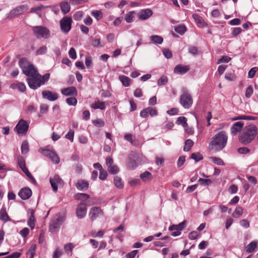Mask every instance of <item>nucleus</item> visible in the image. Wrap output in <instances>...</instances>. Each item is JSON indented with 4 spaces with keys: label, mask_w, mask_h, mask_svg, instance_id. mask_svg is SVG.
Returning a JSON list of instances; mask_svg holds the SVG:
<instances>
[{
    "label": "nucleus",
    "mask_w": 258,
    "mask_h": 258,
    "mask_svg": "<svg viewBox=\"0 0 258 258\" xmlns=\"http://www.w3.org/2000/svg\"><path fill=\"white\" fill-rule=\"evenodd\" d=\"M149 114L151 117L157 116L158 113L157 110L151 107H148L142 110L140 113V116L144 118H146Z\"/></svg>",
    "instance_id": "obj_12"
},
{
    "label": "nucleus",
    "mask_w": 258,
    "mask_h": 258,
    "mask_svg": "<svg viewBox=\"0 0 258 258\" xmlns=\"http://www.w3.org/2000/svg\"><path fill=\"white\" fill-rule=\"evenodd\" d=\"M17 164L23 171V172L25 173L28 177L29 178L31 182L34 184L36 183V180L27 168L26 166L25 160L23 157L20 156L17 158Z\"/></svg>",
    "instance_id": "obj_5"
},
{
    "label": "nucleus",
    "mask_w": 258,
    "mask_h": 258,
    "mask_svg": "<svg viewBox=\"0 0 258 258\" xmlns=\"http://www.w3.org/2000/svg\"><path fill=\"white\" fill-rule=\"evenodd\" d=\"M21 153L23 155L26 154L29 151V146L27 140H24L21 146Z\"/></svg>",
    "instance_id": "obj_37"
},
{
    "label": "nucleus",
    "mask_w": 258,
    "mask_h": 258,
    "mask_svg": "<svg viewBox=\"0 0 258 258\" xmlns=\"http://www.w3.org/2000/svg\"><path fill=\"white\" fill-rule=\"evenodd\" d=\"M184 144L185 145L183 148V151L184 152H188L190 150L191 148L193 146L194 143L191 140L187 139L185 141Z\"/></svg>",
    "instance_id": "obj_43"
},
{
    "label": "nucleus",
    "mask_w": 258,
    "mask_h": 258,
    "mask_svg": "<svg viewBox=\"0 0 258 258\" xmlns=\"http://www.w3.org/2000/svg\"><path fill=\"white\" fill-rule=\"evenodd\" d=\"M118 79L124 87H127L130 86L131 80L129 77L124 75H120L119 76Z\"/></svg>",
    "instance_id": "obj_28"
},
{
    "label": "nucleus",
    "mask_w": 258,
    "mask_h": 258,
    "mask_svg": "<svg viewBox=\"0 0 258 258\" xmlns=\"http://www.w3.org/2000/svg\"><path fill=\"white\" fill-rule=\"evenodd\" d=\"M36 73H34L32 76H30L26 79L28 86L33 90H36L41 86Z\"/></svg>",
    "instance_id": "obj_7"
},
{
    "label": "nucleus",
    "mask_w": 258,
    "mask_h": 258,
    "mask_svg": "<svg viewBox=\"0 0 258 258\" xmlns=\"http://www.w3.org/2000/svg\"><path fill=\"white\" fill-rule=\"evenodd\" d=\"M190 158L195 160L196 162H199L204 158L203 156L200 152L192 153Z\"/></svg>",
    "instance_id": "obj_41"
},
{
    "label": "nucleus",
    "mask_w": 258,
    "mask_h": 258,
    "mask_svg": "<svg viewBox=\"0 0 258 258\" xmlns=\"http://www.w3.org/2000/svg\"><path fill=\"white\" fill-rule=\"evenodd\" d=\"M75 198L78 200H82V201H85L90 198V195L85 194V193H77L75 196Z\"/></svg>",
    "instance_id": "obj_38"
},
{
    "label": "nucleus",
    "mask_w": 258,
    "mask_h": 258,
    "mask_svg": "<svg viewBox=\"0 0 258 258\" xmlns=\"http://www.w3.org/2000/svg\"><path fill=\"white\" fill-rule=\"evenodd\" d=\"M163 54L164 56L167 59H170L172 57V52L167 48H164L162 50Z\"/></svg>",
    "instance_id": "obj_59"
},
{
    "label": "nucleus",
    "mask_w": 258,
    "mask_h": 258,
    "mask_svg": "<svg viewBox=\"0 0 258 258\" xmlns=\"http://www.w3.org/2000/svg\"><path fill=\"white\" fill-rule=\"evenodd\" d=\"M150 40L154 44H161L163 41V38L159 35H152L150 36Z\"/></svg>",
    "instance_id": "obj_36"
},
{
    "label": "nucleus",
    "mask_w": 258,
    "mask_h": 258,
    "mask_svg": "<svg viewBox=\"0 0 258 258\" xmlns=\"http://www.w3.org/2000/svg\"><path fill=\"white\" fill-rule=\"evenodd\" d=\"M186 221L184 220L182 222L180 223L177 225H172L169 226L168 230L170 231H172L173 230H176L177 231H180L182 230L186 224Z\"/></svg>",
    "instance_id": "obj_25"
},
{
    "label": "nucleus",
    "mask_w": 258,
    "mask_h": 258,
    "mask_svg": "<svg viewBox=\"0 0 258 258\" xmlns=\"http://www.w3.org/2000/svg\"><path fill=\"white\" fill-rule=\"evenodd\" d=\"M43 98L47 99L50 101H54L58 98L57 93L48 90H44L42 92Z\"/></svg>",
    "instance_id": "obj_14"
},
{
    "label": "nucleus",
    "mask_w": 258,
    "mask_h": 258,
    "mask_svg": "<svg viewBox=\"0 0 258 258\" xmlns=\"http://www.w3.org/2000/svg\"><path fill=\"white\" fill-rule=\"evenodd\" d=\"M28 213L30 215L27 221V225L30 227L31 229L33 230L35 226L36 222L35 212L33 209H29L28 210Z\"/></svg>",
    "instance_id": "obj_17"
},
{
    "label": "nucleus",
    "mask_w": 258,
    "mask_h": 258,
    "mask_svg": "<svg viewBox=\"0 0 258 258\" xmlns=\"http://www.w3.org/2000/svg\"><path fill=\"white\" fill-rule=\"evenodd\" d=\"M231 58L230 57L227 55H224L218 60L217 63L219 64L221 63H228L231 60Z\"/></svg>",
    "instance_id": "obj_58"
},
{
    "label": "nucleus",
    "mask_w": 258,
    "mask_h": 258,
    "mask_svg": "<svg viewBox=\"0 0 258 258\" xmlns=\"http://www.w3.org/2000/svg\"><path fill=\"white\" fill-rule=\"evenodd\" d=\"M32 31L34 35L38 39L41 38L47 39L50 37L49 30L45 26H34L32 28Z\"/></svg>",
    "instance_id": "obj_4"
},
{
    "label": "nucleus",
    "mask_w": 258,
    "mask_h": 258,
    "mask_svg": "<svg viewBox=\"0 0 258 258\" xmlns=\"http://www.w3.org/2000/svg\"><path fill=\"white\" fill-rule=\"evenodd\" d=\"M180 103L184 108H189L192 104V99L191 95L187 93L182 94L180 97Z\"/></svg>",
    "instance_id": "obj_9"
},
{
    "label": "nucleus",
    "mask_w": 258,
    "mask_h": 258,
    "mask_svg": "<svg viewBox=\"0 0 258 258\" xmlns=\"http://www.w3.org/2000/svg\"><path fill=\"white\" fill-rule=\"evenodd\" d=\"M227 140L226 133L225 131H221L212 138L209 144V148L210 150L219 152L226 147Z\"/></svg>",
    "instance_id": "obj_1"
},
{
    "label": "nucleus",
    "mask_w": 258,
    "mask_h": 258,
    "mask_svg": "<svg viewBox=\"0 0 258 258\" xmlns=\"http://www.w3.org/2000/svg\"><path fill=\"white\" fill-rule=\"evenodd\" d=\"M29 128V123L23 119H21L17 123V134L26 135Z\"/></svg>",
    "instance_id": "obj_10"
},
{
    "label": "nucleus",
    "mask_w": 258,
    "mask_h": 258,
    "mask_svg": "<svg viewBox=\"0 0 258 258\" xmlns=\"http://www.w3.org/2000/svg\"><path fill=\"white\" fill-rule=\"evenodd\" d=\"M243 209L240 206H238L236 208L234 212L232 214V216L235 218H237L242 215Z\"/></svg>",
    "instance_id": "obj_44"
},
{
    "label": "nucleus",
    "mask_w": 258,
    "mask_h": 258,
    "mask_svg": "<svg viewBox=\"0 0 258 258\" xmlns=\"http://www.w3.org/2000/svg\"><path fill=\"white\" fill-rule=\"evenodd\" d=\"M31 189L28 187H25L19 191L18 196L23 200L29 199L32 196Z\"/></svg>",
    "instance_id": "obj_16"
},
{
    "label": "nucleus",
    "mask_w": 258,
    "mask_h": 258,
    "mask_svg": "<svg viewBox=\"0 0 258 258\" xmlns=\"http://www.w3.org/2000/svg\"><path fill=\"white\" fill-rule=\"evenodd\" d=\"M257 128L255 125L246 126L244 131L238 136L239 141L243 145H247L253 140L257 134Z\"/></svg>",
    "instance_id": "obj_2"
},
{
    "label": "nucleus",
    "mask_w": 258,
    "mask_h": 258,
    "mask_svg": "<svg viewBox=\"0 0 258 258\" xmlns=\"http://www.w3.org/2000/svg\"><path fill=\"white\" fill-rule=\"evenodd\" d=\"M253 93V88L251 86H249L245 90V96L247 98H249Z\"/></svg>",
    "instance_id": "obj_62"
},
{
    "label": "nucleus",
    "mask_w": 258,
    "mask_h": 258,
    "mask_svg": "<svg viewBox=\"0 0 258 258\" xmlns=\"http://www.w3.org/2000/svg\"><path fill=\"white\" fill-rule=\"evenodd\" d=\"M65 137L71 142H73L74 141V131L73 130H70L68 133L66 135Z\"/></svg>",
    "instance_id": "obj_60"
},
{
    "label": "nucleus",
    "mask_w": 258,
    "mask_h": 258,
    "mask_svg": "<svg viewBox=\"0 0 258 258\" xmlns=\"http://www.w3.org/2000/svg\"><path fill=\"white\" fill-rule=\"evenodd\" d=\"M168 82L167 77L165 76H162L158 80L157 84L158 86L165 85Z\"/></svg>",
    "instance_id": "obj_53"
},
{
    "label": "nucleus",
    "mask_w": 258,
    "mask_h": 258,
    "mask_svg": "<svg viewBox=\"0 0 258 258\" xmlns=\"http://www.w3.org/2000/svg\"><path fill=\"white\" fill-rule=\"evenodd\" d=\"M257 247V242L253 241L250 242L246 247V251L248 253L253 252Z\"/></svg>",
    "instance_id": "obj_40"
},
{
    "label": "nucleus",
    "mask_w": 258,
    "mask_h": 258,
    "mask_svg": "<svg viewBox=\"0 0 258 258\" xmlns=\"http://www.w3.org/2000/svg\"><path fill=\"white\" fill-rule=\"evenodd\" d=\"M153 14V11L150 9H142L138 13V17L140 20H146L151 17Z\"/></svg>",
    "instance_id": "obj_15"
},
{
    "label": "nucleus",
    "mask_w": 258,
    "mask_h": 258,
    "mask_svg": "<svg viewBox=\"0 0 258 258\" xmlns=\"http://www.w3.org/2000/svg\"><path fill=\"white\" fill-rule=\"evenodd\" d=\"M199 233L196 231L190 232L188 234V238L190 240H195L199 236Z\"/></svg>",
    "instance_id": "obj_64"
},
{
    "label": "nucleus",
    "mask_w": 258,
    "mask_h": 258,
    "mask_svg": "<svg viewBox=\"0 0 258 258\" xmlns=\"http://www.w3.org/2000/svg\"><path fill=\"white\" fill-rule=\"evenodd\" d=\"M244 126V122L242 121H237L233 124L231 126L230 131L232 136H235L237 134L241 131Z\"/></svg>",
    "instance_id": "obj_19"
},
{
    "label": "nucleus",
    "mask_w": 258,
    "mask_h": 258,
    "mask_svg": "<svg viewBox=\"0 0 258 258\" xmlns=\"http://www.w3.org/2000/svg\"><path fill=\"white\" fill-rule=\"evenodd\" d=\"M0 220L5 221L9 220V216L5 209L2 208L0 210Z\"/></svg>",
    "instance_id": "obj_49"
},
{
    "label": "nucleus",
    "mask_w": 258,
    "mask_h": 258,
    "mask_svg": "<svg viewBox=\"0 0 258 258\" xmlns=\"http://www.w3.org/2000/svg\"><path fill=\"white\" fill-rule=\"evenodd\" d=\"M114 183L115 186L119 189H121L123 187V182L121 178L118 176H115L114 178Z\"/></svg>",
    "instance_id": "obj_42"
},
{
    "label": "nucleus",
    "mask_w": 258,
    "mask_h": 258,
    "mask_svg": "<svg viewBox=\"0 0 258 258\" xmlns=\"http://www.w3.org/2000/svg\"><path fill=\"white\" fill-rule=\"evenodd\" d=\"M92 123L94 125L97 127H102L105 125L104 121L103 119L100 118L92 120Z\"/></svg>",
    "instance_id": "obj_48"
},
{
    "label": "nucleus",
    "mask_w": 258,
    "mask_h": 258,
    "mask_svg": "<svg viewBox=\"0 0 258 258\" xmlns=\"http://www.w3.org/2000/svg\"><path fill=\"white\" fill-rule=\"evenodd\" d=\"M87 208L86 202L82 201L78 205L76 211L77 217L79 219L84 218L87 214Z\"/></svg>",
    "instance_id": "obj_11"
},
{
    "label": "nucleus",
    "mask_w": 258,
    "mask_h": 258,
    "mask_svg": "<svg viewBox=\"0 0 258 258\" xmlns=\"http://www.w3.org/2000/svg\"><path fill=\"white\" fill-rule=\"evenodd\" d=\"M91 15L97 21H99L103 18V13L101 11L94 10L92 12Z\"/></svg>",
    "instance_id": "obj_46"
},
{
    "label": "nucleus",
    "mask_w": 258,
    "mask_h": 258,
    "mask_svg": "<svg viewBox=\"0 0 258 258\" xmlns=\"http://www.w3.org/2000/svg\"><path fill=\"white\" fill-rule=\"evenodd\" d=\"M36 245L35 244H32L29 249L26 252L27 256L29 258H33L36 253Z\"/></svg>",
    "instance_id": "obj_32"
},
{
    "label": "nucleus",
    "mask_w": 258,
    "mask_h": 258,
    "mask_svg": "<svg viewBox=\"0 0 258 258\" xmlns=\"http://www.w3.org/2000/svg\"><path fill=\"white\" fill-rule=\"evenodd\" d=\"M47 47L46 46H42L36 51V55H40L45 54L47 52Z\"/></svg>",
    "instance_id": "obj_57"
},
{
    "label": "nucleus",
    "mask_w": 258,
    "mask_h": 258,
    "mask_svg": "<svg viewBox=\"0 0 258 258\" xmlns=\"http://www.w3.org/2000/svg\"><path fill=\"white\" fill-rule=\"evenodd\" d=\"M140 177L143 181H146L147 180H152L153 175L149 171H146L140 174Z\"/></svg>",
    "instance_id": "obj_30"
},
{
    "label": "nucleus",
    "mask_w": 258,
    "mask_h": 258,
    "mask_svg": "<svg viewBox=\"0 0 258 258\" xmlns=\"http://www.w3.org/2000/svg\"><path fill=\"white\" fill-rule=\"evenodd\" d=\"M108 172L112 174H117L119 170L118 166L116 165L109 166L108 168Z\"/></svg>",
    "instance_id": "obj_50"
},
{
    "label": "nucleus",
    "mask_w": 258,
    "mask_h": 258,
    "mask_svg": "<svg viewBox=\"0 0 258 258\" xmlns=\"http://www.w3.org/2000/svg\"><path fill=\"white\" fill-rule=\"evenodd\" d=\"M257 71L258 68L256 67H254L250 69V70L248 71L247 78L249 79L253 78L254 77L255 74Z\"/></svg>",
    "instance_id": "obj_55"
},
{
    "label": "nucleus",
    "mask_w": 258,
    "mask_h": 258,
    "mask_svg": "<svg viewBox=\"0 0 258 258\" xmlns=\"http://www.w3.org/2000/svg\"><path fill=\"white\" fill-rule=\"evenodd\" d=\"M66 101L70 106H75L78 102L77 99L75 97L68 98Z\"/></svg>",
    "instance_id": "obj_54"
},
{
    "label": "nucleus",
    "mask_w": 258,
    "mask_h": 258,
    "mask_svg": "<svg viewBox=\"0 0 258 258\" xmlns=\"http://www.w3.org/2000/svg\"><path fill=\"white\" fill-rule=\"evenodd\" d=\"M210 159L214 164L217 165L224 166L225 165L223 160L220 158L217 157H211Z\"/></svg>",
    "instance_id": "obj_45"
},
{
    "label": "nucleus",
    "mask_w": 258,
    "mask_h": 258,
    "mask_svg": "<svg viewBox=\"0 0 258 258\" xmlns=\"http://www.w3.org/2000/svg\"><path fill=\"white\" fill-rule=\"evenodd\" d=\"M136 14L135 11H130L125 16L124 19L128 23H131L134 21L135 16Z\"/></svg>",
    "instance_id": "obj_35"
},
{
    "label": "nucleus",
    "mask_w": 258,
    "mask_h": 258,
    "mask_svg": "<svg viewBox=\"0 0 258 258\" xmlns=\"http://www.w3.org/2000/svg\"><path fill=\"white\" fill-rule=\"evenodd\" d=\"M190 70L189 66H183L182 64H178L175 66L174 69V73L178 75H184Z\"/></svg>",
    "instance_id": "obj_20"
},
{
    "label": "nucleus",
    "mask_w": 258,
    "mask_h": 258,
    "mask_svg": "<svg viewBox=\"0 0 258 258\" xmlns=\"http://www.w3.org/2000/svg\"><path fill=\"white\" fill-rule=\"evenodd\" d=\"M23 74L26 75L27 77L32 76L34 73H37V69L35 68L33 64L27 66L26 67L22 70Z\"/></svg>",
    "instance_id": "obj_21"
},
{
    "label": "nucleus",
    "mask_w": 258,
    "mask_h": 258,
    "mask_svg": "<svg viewBox=\"0 0 258 258\" xmlns=\"http://www.w3.org/2000/svg\"><path fill=\"white\" fill-rule=\"evenodd\" d=\"M73 20L71 17L64 16L59 21L61 31L67 34L72 29Z\"/></svg>",
    "instance_id": "obj_6"
},
{
    "label": "nucleus",
    "mask_w": 258,
    "mask_h": 258,
    "mask_svg": "<svg viewBox=\"0 0 258 258\" xmlns=\"http://www.w3.org/2000/svg\"><path fill=\"white\" fill-rule=\"evenodd\" d=\"M198 182L200 183L201 185L209 186L213 183V181L210 179H204L200 178Z\"/></svg>",
    "instance_id": "obj_51"
},
{
    "label": "nucleus",
    "mask_w": 258,
    "mask_h": 258,
    "mask_svg": "<svg viewBox=\"0 0 258 258\" xmlns=\"http://www.w3.org/2000/svg\"><path fill=\"white\" fill-rule=\"evenodd\" d=\"M61 93L66 96H76L77 95V89L73 86L62 89Z\"/></svg>",
    "instance_id": "obj_18"
},
{
    "label": "nucleus",
    "mask_w": 258,
    "mask_h": 258,
    "mask_svg": "<svg viewBox=\"0 0 258 258\" xmlns=\"http://www.w3.org/2000/svg\"><path fill=\"white\" fill-rule=\"evenodd\" d=\"M60 8L62 13L66 15L70 11V6L67 2H62L60 4Z\"/></svg>",
    "instance_id": "obj_31"
},
{
    "label": "nucleus",
    "mask_w": 258,
    "mask_h": 258,
    "mask_svg": "<svg viewBox=\"0 0 258 258\" xmlns=\"http://www.w3.org/2000/svg\"><path fill=\"white\" fill-rule=\"evenodd\" d=\"M141 162L140 155L132 151L128 155L126 160V166L129 170H135Z\"/></svg>",
    "instance_id": "obj_3"
},
{
    "label": "nucleus",
    "mask_w": 258,
    "mask_h": 258,
    "mask_svg": "<svg viewBox=\"0 0 258 258\" xmlns=\"http://www.w3.org/2000/svg\"><path fill=\"white\" fill-rule=\"evenodd\" d=\"M225 78L228 81H232L235 79L236 77L234 74L231 73H227L225 75Z\"/></svg>",
    "instance_id": "obj_63"
},
{
    "label": "nucleus",
    "mask_w": 258,
    "mask_h": 258,
    "mask_svg": "<svg viewBox=\"0 0 258 258\" xmlns=\"http://www.w3.org/2000/svg\"><path fill=\"white\" fill-rule=\"evenodd\" d=\"M32 64L30 61H28L27 58L22 57L19 60V66L21 69V70L24 68V67H26L27 66Z\"/></svg>",
    "instance_id": "obj_39"
},
{
    "label": "nucleus",
    "mask_w": 258,
    "mask_h": 258,
    "mask_svg": "<svg viewBox=\"0 0 258 258\" xmlns=\"http://www.w3.org/2000/svg\"><path fill=\"white\" fill-rule=\"evenodd\" d=\"M46 157L49 158L51 161L55 164H58L60 162V159L58 156L53 150H52Z\"/></svg>",
    "instance_id": "obj_27"
},
{
    "label": "nucleus",
    "mask_w": 258,
    "mask_h": 258,
    "mask_svg": "<svg viewBox=\"0 0 258 258\" xmlns=\"http://www.w3.org/2000/svg\"><path fill=\"white\" fill-rule=\"evenodd\" d=\"M83 12L82 11H77L76 12L73 18L76 21H80L81 20L83 16Z\"/></svg>",
    "instance_id": "obj_61"
},
{
    "label": "nucleus",
    "mask_w": 258,
    "mask_h": 258,
    "mask_svg": "<svg viewBox=\"0 0 258 258\" xmlns=\"http://www.w3.org/2000/svg\"><path fill=\"white\" fill-rule=\"evenodd\" d=\"M99 215L103 216V212L100 207H92L89 213V216L92 221L96 220Z\"/></svg>",
    "instance_id": "obj_13"
},
{
    "label": "nucleus",
    "mask_w": 258,
    "mask_h": 258,
    "mask_svg": "<svg viewBox=\"0 0 258 258\" xmlns=\"http://www.w3.org/2000/svg\"><path fill=\"white\" fill-rule=\"evenodd\" d=\"M60 181L61 178L57 175H55L53 178H50V183L54 191H56L58 190V186L57 184Z\"/></svg>",
    "instance_id": "obj_23"
},
{
    "label": "nucleus",
    "mask_w": 258,
    "mask_h": 258,
    "mask_svg": "<svg viewBox=\"0 0 258 258\" xmlns=\"http://www.w3.org/2000/svg\"><path fill=\"white\" fill-rule=\"evenodd\" d=\"M242 29L240 27H235L232 28L231 34L233 37H237L241 33Z\"/></svg>",
    "instance_id": "obj_56"
},
{
    "label": "nucleus",
    "mask_w": 258,
    "mask_h": 258,
    "mask_svg": "<svg viewBox=\"0 0 258 258\" xmlns=\"http://www.w3.org/2000/svg\"><path fill=\"white\" fill-rule=\"evenodd\" d=\"M91 107L94 109H100L103 110L105 109V103L99 100L91 104Z\"/></svg>",
    "instance_id": "obj_29"
},
{
    "label": "nucleus",
    "mask_w": 258,
    "mask_h": 258,
    "mask_svg": "<svg viewBox=\"0 0 258 258\" xmlns=\"http://www.w3.org/2000/svg\"><path fill=\"white\" fill-rule=\"evenodd\" d=\"M36 74L38 78H39L41 86L45 85L50 79V74L49 73H46L43 75H41L37 71Z\"/></svg>",
    "instance_id": "obj_26"
},
{
    "label": "nucleus",
    "mask_w": 258,
    "mask_h": 258,
    "mask_svg": "<svg viewBox=\"0 0 258 258\" xmlns=\"http://www.w3.org/2000/svg\"><path fill=\"white\" fill-rule=\"evenodd\" d=\"M28 10V7L26 5H23L17 7V15L25 13Z\"/></svg>",
    "instance_id": "obj_47"
},
{
    "label": "nucleus",
    "mask_w": 258,
    "mask_h": 258,
    "mask_svg": "<svg viewBox=\"0 0 258 258\" xmlns=\"http://www.w3.org/2000/svg\"><path fill=\"white\" fill-rule=\"evenodd\" d=\"M193 19L195 20L197 25L199 27H204L206 26V24L204 19L200 15L197 14H194L192 16Z\"/></svg>",
    "instance_id": "obj_24"
},
{
    "label": "nucleus",
    "mask_w": 258,
    "mask_h": 258,
    "mask_svg": "<svg viewBox=\"0 0 258 258\" xmlns=\"http://www.w3.org/2000/svg\"><path fill=\"white\" fill-rule=\"evenodd\" d=\"M76 187L79 190L86 191L88 189L89 184L87 181L81 179L76 183Z\"/></svg>",
    "instance_id": "obj_22"
},
{
    "label": "nucleus",
    "mask_w": 258,
    "mask_h": 258,
    "mask_svg": "<svg viewBox=\"0 0 258 258\" xmlns=\"http://www.w3.org/2000/svg\"><path fill=\"white\" fill-rule=\"evenodd\" d=\"M174 31L180 35H183L187 31V28L184 25H179L175 27Z\"/></svg>",
    "instance_id": "obj_33"
},
{
    "label": "nucleus",
    "mask_w": 258,
    "mask_h": 258,
    "mask_svg": "<svg viewBox=\"0 0 258 258\" xmlns=\"http://www.w3.org/2000/svg\"><path fill=\"white\" fill-rule=\"evenodd\" d=\"M64 220V217L61 216L53 218L49 223V231L51 233L55 232L59 229Z\"/></svg>",
    "instance_id": "obj_8"
},
{
    "label": "nucleus",
    "mask_w": 258,
    "mask_h": 258,
    "mask_svg": "<svg viewBox=\"0 0 258 258\" xmlns=\"http://www.w3.org/2000/svg\"><path fill=\"white\" fill-rule=\"evenodd\" d=\"M187 118L184 116H180L177 118L175 123L178 125L181 124L183 127L187 126Z\"/></svg>",
    "instance_id": "obj_34"
},
{
    "label": "nucleus",
    "mask_w": 258,
    "mask_h": 258,
    "mask_svg": "<svg viewBox=\"0 0 258 258\" xmlns=\"http://www.w3.org/2000/svg\"><path fill=\"white\" fill-rule=\"evenodd\" d=\"M85 65L87 69H90L93 66L92 58L90 55H87L85 57Z\"/></svg>",
    "instance_id": "obj_52"
}]
</instances>
